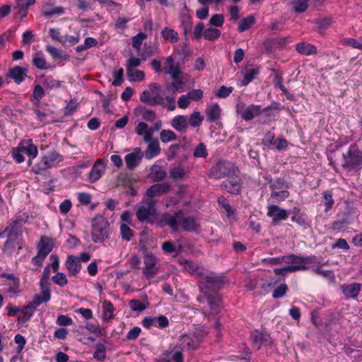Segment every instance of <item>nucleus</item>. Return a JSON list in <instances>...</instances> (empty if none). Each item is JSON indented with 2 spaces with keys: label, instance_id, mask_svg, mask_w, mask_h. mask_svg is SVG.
<instances>
[{
  "label": "nucleus",
  "instance_id": "1",
  "mask_svg": "<svg viewBox=\"0 0 362 362\" xmlns=\"http://www.w3.org/2000/svg\"><path fill=\"white\" fill-rule=\"evenodd\" d=\"M159 222L162 226H169L173 231L180 228L185 231H197L199 225L192 216H185L182 211L173 214L165 213L160 215Z\"/></svg>",
  "mask_w": 362,
  "mask_h": 362
},
{
  "label": "nucleus",
  "instance_id": "2",
  "mask_svg": "<svg viewBox=\"0 0 362 362\" xmlns=\"http://www.w3.org/2000/svg\"><path fill=\"white\" fill-rule=\"evenodd\" d=\"M208 332L204 327H196L194 330L180 336L178 341L182 350H194L199 347Z\"/></svg>",
  "mask_w": 362,
  "mask_h": 362
},
{
  "label": "nucleus",
  "instance_id": "3",
  "mask_svg": "<svg viewBox=\"0 0 362 362\" xmlns=\"http://www.w3.org/2000/svg\"><path fill=\"white\" fill-rule=\"evenodd\" d=\"M27 213H21L16 215L12 222L6 228L8 232V239L4 243V247L8 249L13 247L15 243L21 234V228L28 220Z\"/></svg>",
  "mask_w": 362,
  "mask_h": 362
},
{
  "label": "nucleus",
  "instance_id": "4",
  "mask_svg": "<svg viewBox=\"0 0 362 362\" xmlns=\"http://www.w3.org/2000/svg\"><path fill=\"white\" fill-rule=\"evenodd\" d=\"M110 225L107 219L101 216H96L92 221L91 238L94 243H103L109 238Z\"/></svg>",
  "mask_w": 362,
  "mask_h": 362
},
{
  "label": "nucleus",
  "instance_id": "5",
  "mask_svg": "<svg viewBox=\"0 0 362 362\" xmlns=\"http://www.w3.org/2000/svg\"><path fill=\"white\" fill-rule=\"evenodd\" d=\"M136 215L141 222L152 223L157 217L156 202L152 199H146L140 202Z\"/></svg>",
  "mask_w": 362,
  "mask_h": 362
},
{
  "label": "nucleus",
  "instance_id": "6",
  "mask_svg": "<svg viewBox=\"0 0 362 362\" xmlns=\"http://www.w3.org/2000/svg\"><path fill=\"white\" fill-rule=\"evenodd\" d=\"M63 156L57 151H51L41 157L40 160L32 167V171L35 174H42L47 169L55 167L62 162Z\"/></svg>",
  "mask_w": 362,
  "mask_h": 362
},
{
  "label": "nucleus",
  "instance_id": "7",
  "mask_svg": "<svg viewBox=\"0 0 362 362\" xmlns=\"http://www.w3.org/2000/svg\"><path fill=\"white\" fill-rule=\"evenodd\" d=\"M362 166V151L356 145H351L343 154L342 167L349 170H357Z\"/></svg>",
  "mask_w": 362,
  "mask_h": 362
},
{
  "label": "nucleus",
  "instance_id": "8",
  "mask_svg": "<svg viewBox=\"0 0 362 362\" xmlns=\"http://www.w3.org/2000/svg\"><path fill=\"white\" fill-rule=\"evenodd\" d=\"M284 262L287 264H291L289 267H296L300 270H307L308 267V264L316 263L315 256H298L296 255H285Z\"/></svg>",
  "mask_w": 362,
  "mask_h": 362
},
{
  "label": "nucleus",
  "instance_id": "9",
  "mask_svg": "<svg viewBox=\"0 0 362 362\" xmlns=\"http://www.w3.org/2000/svg\"><path fill=\"white\" fill-rule=\"evenodd\" d=\"M235 168L230 162L219 161L213 166L209 173V175L215 179H221L222 177L229 176L233 173Z\"/></svg>",
  "mask_w": 362,
  "mask_h": 362
},
{
  "label": "nucleus",
  "instance_id": "10",
  "mask_svg": "<svg viewBox=\"0 0 362 362\" xmlns=\"http://www.w3.org/2000/svg\"><path fill=\"white\" fill-rule=\"evenodd\" d=\"M161 127L162 122L160 121L156 122L151 127H148L146 123L140 122L136 127L135 132L138 135L143 136L144 141H148L150 138H153L154 132L158 131Z\"/></svg>",
  "mask_w": 362,
  "mask_h": 362
},
{
  "label": "nucleus",
  "instance_id": "11",
  "mask_svg": "<svg viewBox=\"0 0 362 362\" xmlns=\"http://www.w3.org/2000/svg\"><path fill=\"white\" fill-rule=\"evenodd\" d=\"M236 111L243 119L249 121L259 115L262 109L259 105H251L246 107L244 103H240L237 105Z\"/></svg>",
  "mask_w": 362,
  "mask_h": 362
},
{
  "label": "nucleus",
  "instance_id": "12",
  "mask_svg": "<svg viewBox=\"0 0 362 362\" xmlns=\"http://www.w3.org/2000/svg\"><path fill=\"white\" fill-rule=\"evenodd\" d=\"M200 283L203 288L215 291L220 289L223 284V279L221 276L209 272L202 276Z\"/></svg>",
  "mask_w": 362,
  "mask_h": 362
},
{
  "label": "nucleus",
  "instance_id": "13",
  "mask_svg": "<svg viewBox=\"0 0 362 362\" xmlns=\"http://www.w3.org/2000/svg\"><path fill=\"white\" fill-rule=\"evenodd\" d=\"M143 273L147 279L153 278L158 272V259L153 254H147L144 259Z\"/></svg>",
  "mask_w": 362,
  "mask_h": 362
},
{
  "label": "nucleus",
  "instance_id": "14",
  "mask_svg": "<svg viewBox=\"0 0 362 362\" xmlns=\"http://www.w3.org/2000/svg\"><path fill=\"white\" fill-rule=\"evenodd\" d=\"M144 153L140 148H135L133 152L128 153L124 157L126 167L128 170H132L141 163Z\"/></svg>",
  "mask_w": 362,
  "mask_h": 362
},
{
  "label": "nucleus",
  "instance_id": "15",
  "mask_svg": "<svg viewBox=\"0 0 362 362\" xmlns=\"http://www.w3.org/2000/svg\"><path fill=\"white\" fill-rule=\"evenodd\" d=\"M267 216L272 218V223L276 225L280 221L287 219L288 214L287 211L276 205H269Z\"/></svg>",
  "mask_w": 362,
  "mask_h": 362
},
{
  "label": "nucleus",
  "instance_id": "16",
  "mask_svg": "<svg viewBox=\"0 0 362 362\" xmlns=\"http://www.w3.org/2000/svg\"><path fill=\"white\" fill-rule=\"evenodd\" d=\"M41 291L40 293L33 296V300L30 302L35 308L38 307L43 303H47L50 300L51 293L49 288L47 285L45 284L43 281L40 286Z\"/></svg>",
  "mask_w": 362,
  "mask_h": 362
},
{
  "label": "nucleus",
  "instance_id": "17",
  "mask_svg": "<svg viewBox=\"0 0 362 362\" xmlns=\"http://www.w3.org/2000/svg\"><path fill=\"white\" fill-rule=\"evenodd\" d=\"M178 264L188 273L194 275H204V268L199 264L184 258H179Z\"/></svg>",
  "mask_w": 362,
  "mask_h": 362
},
{
  "label": "nucleus",
  "instance_id": "18",
  "mask_svg": "<svg viewBox=\"0 0 362 362\" xmlns=\"http://www.w3.org/2000/svg\"><path fill=\"white\" fill-rule=\"evenodd\" d=\"M144 142L147 144V147L144 152V156L146 159L151 160L160 153V147L158 139L151 137L148 141Z\"/></svg>",
  "mask_w": 362,
  "mask_h": 362
},
{
  "label": "nucleus",
  "instance_id": "19",
  "mask_svg": "<svg viewBox=\"0 0 362 362\" xmlns=\"http://www.w3.org/2000/svg\"><path fill=\"white\" fill-rule=\"evenodd\" d=\"M254 349H259L262 345L267 346L271 344L270 337L257 330L252 332L250 336Z\"/></svg>",
  "mask_w": 362,
  "mask_h": 362
},
{
  "label": "nucleus",
  "instance_id": "20",
  "mask_svg": "<svg viewBox=\"0 0 362 362\" xmlns=\"http://www.w3.org/2000/svg\"><path fill=\"white\" fill-rule=\"evenodd\" d=\"M105 164L101 159H98L94 163L90 172L88 175V179L90 182L98 181L104 173L105 170Z\"/></svg>",
  "mask_w": 362,
  "mask_h": 362
},
{
  "label": "nucleus",
  "instance_id": "21",
  "mask_svg": "<svg viewBox=\"0 0 362 362\" xmlns=\"http://www.w3.org/2000/svg\"><path fill=\"white\" fill-rule=\"evenodd\" d=\"M165 73L169 74L173 79H177L180 74V69L178 65L175 64L173 57H168L164 62Z\"/></svg>",
  "mask_w": 362,
  "mask_h": 362
},
{
  "label": "nucleus",
  "instance_id": "22",
  "mask_svg": "<svg viewBox=\"0 0 362 362\" xmlns=\"http://www.w3.org/2000/svg\"><path fill=\"white\" fill-rule=\"evenodd\" d=\"M340 288L345 298H356L361 289V284L359 283L344 284L341 286Z\"/></svg>",
  "mask_w": 362,
  "mask_h": 362
},
{
  "label": "nucleus",
  "instance_id": "23",
  "mask_svg": "<svg viewBox=\"0 0 362 362\" xmlns=\"http://www.w3.org/2000/svg\"><path fill=\"white\" fill-rule=\"evenodd\" d=\"M170 189V185L163 182L158 183L151 186L146 191V195L149 197L148 199L167 193Z\"/></svg>",
  "mask_w": 362,
  "mask_h": 362
},
{
  "label": "nucleus",
  "instance_id": "24",
  "mask_svg": "<svg viewBox=\"0 0 362 362\" xmlns=\"http://www.w3.org/2000/svg\"><path fill=\"white\" fill-rule=\"evenodd\" d=\"M65 264L69 275L71 276H76L81 269L79 258L76 256H69Z\"/></svg>",
  "mask_w": 362,
  "mask_h": 362
},
{
  "label": "nucleus",
  "instance_id": "25",
  "mask_svg": "<svg viewBox=\"0 0 362 362\" xmlns=\"http://www.w3.org/2000/svg\"><path fill=\"white\" fill-rule=\"evenodd\" d=\"M53 247L54 240L47 236H43L37 245V250L39 253L47 257L52 251Z\"/></svg>",
  "mask_w": 362,
  "mask_h": 362
},
{
  "label": "nucleus",
  "instance_id": "26",
  "mask_svg": "<svg viewBox=\"0 0 362 362\" xmlns=\"http://www.w3.org/2000/svg\"><path fill=\"white\" fill-rule=\"evenodd\" d=\"M27 72L28 69L26 68L16 66L9 70L8 76L13 78L16 83L19 84L25 79Z\"/></svg>",
  "mask_w": 362,
  "mask_h": 362
},
{
  "label": "nucleus",
  "instance_id": "27",
  "mask_svg": "<svg viewBox=\"0 0 362 362\" xmlns=\"http://www.w3.org/2000/svg\"><path fill=\"white\" fill-rule=\"evenodd\" d=\"M296 49L299 54L305 56H310L317 53V47L315 45L305 42L296 44Z\"/></svg>",
  "mask_w": 362,
  "mask_h": 362
},
{
  "label": "nucleus",
  "instance_id": "28",
  "mask_svg": "<svg viewBox=\"0 0 362 362\" xmlns=\"http://www.w3.org/2000/svg\"><path fill=\"white\" fill-rule=\"evenodd\" d=\"M221 187L231 194H238L240 189V182L239 179L233 177L223 182Z\"/></svg>",
  "mask_w": 362,
  "mask_h": 362
},
{
  "label": "nucleus",
  "instance_id": "29",
  "mask_svg": "<svg viewBox=\"0 0 362 362\" xmlns=\"http://www.w3.org/2000/svg\"><path fill=\"white\" fill-rule=\"evenodd\" d=\"M41 83L47 90L59 88L62 81L54 79L52 76L41 75Z\"/></svg>",
  "mask_w": 362,
  "mask_h": 362
},
{
  "label": "nucleus",
  "instance_id": "30",
  "mask_svg": "<svg viewBox=\"0 0 362 362\" xmlns=\"http://www.w3.org/2000/svg\"><path fill=\"white\" fill-rule=\"evenodd\" d=\"M221 111L220 106L216 103L208 105L206 109V115L209 121L213 122L218 119Z\"/></svg>",
  "mask_w": 362,
  "mask_h": 362
},
{
  "label": "nucleus",
  "instance_id": "31",
  "mask_svg": "<svg viewBox=\"0 0 362 362\" xmlns=\"http://www.w3.org/2000/svg\"><path fill=\"white\" fill-rule=\"evenodd\" d=\"M35 309L36 308L29 303L25 307L21 309V315L18 317V321L21 323L28 322L33 315Z\"/></svg>",
  "mask_w": 362,
  "mask_h": 362
},
{
  "label": "nucleus",
  "instance_id": "32",
  "mask_svg": "<svg viewBox=\"0 0 362 362\" xmlns=\"http://www.w3.org/2000/svg\"><path fill=\"white\" fill-rule=\"evenodd\" d=\"M33 64L38 69H51L52 66L47 62L41 52L35 53L33 58Z\"/></svg>",
  "mask_w": 362,
  "mask_h": 362
},
{
  "label": "nucleus",
  "instance_id": "33",
  "mask_svg": "<svg viewBox=\"0 0 362 362\" xmlns=\"http://www.w3.org/2000/svg\"><path fill=\"white\" fill-rule=\"evenodd\" d=\"M161 35L166 41L171 43H176L180 40L177 32L168 27L164 28L161 30Z\"/></svg>",
  "mask_w": 362,
  "mask_h": 362
},
{
  "label": "nucleus",
  "instance_id": "34",
  "mask_svg": "<svg viewBox=\"0 0 362 362\" xmlns=\"http://www.w3.org/2000/svg\"><path fill=\"white\" fill-rule=\"evenodd\" d=\"M162 249L165 253L180 252L183 247L180 240H177L175 243L166 241L163 243Z\"/></svg>",
  "mask_w": 362,
  "mask_h": 362
},
{
  "label": "nucleus",
  "instance_id": "35",
  "mask_svg": "<svg viewBox=\"0 0 362 362\" xmlns=\"http://www.w3.org/2000/svg\"><path fill=\"white\" fill-rule=\"evenodd\" d=\"M207 303L212 315L217 314L221 308V300L218 296H208Z\"/></svg>",
  "mask_w": 362,
  "mask_h": 362
},
{
  "label": "nucleus",
  "instance_id": "36",
  "mask_svg": "<svg viewBox=\"0 0 362 362\" xmlns=\"http://www.w3.org/2000/svg\"><path fill=\"white\" fill-rule=\"evenodd\" d=\"M171 126L177 131H183L187 127V117L182 115L175 117L171 121Z\"/></svg>",
  "mask_w": 362,
  "mask_h": 362
},
{
  "label": "nucleus",
  "instance_id": "37",
  "mask_svg": "<svg viewBox=\"0 0 362 362\" xmlns=\"http://www.w3.org/2000/svg\"><path fill=\"white\" fill-rule=\"evenodd\" d=\"M19 146L23 153H25L28 156L32 157V158H35L37 156L38 151L35 145L30 142H26L21 143Z\"/></svg>",
  "mask_w": 362,
  "mask_h": 362
},
{
  "label": "nucleus",
  "instance_id": "38",
  "mask_svg": "<svg viewBox=\"0 0 362 362\" xmlns=\"http://www.w3.org/2000/svg\"><path fill=\"white\" fill-rule=\"evenodd\" d=\"M151 177L152 179L156 181L162 180L166 177V173L158 165H153L151 167Z\"/></svg>",
  "mask_w": 362,
  "mask_h": 362
},
{
  "label": "nucleus",
  "instance_id": "39",
  "mask_svg": "<svg viewBox=\"0 0 362 362\" xmlns=\"http://www.w3.org/2000/svg\"><path fill=\"white\" fill-rule=\"evenodd\" d=\"M127 75L129 81H141L145 78V73L136 69H127Z\"/></svg>",
  "mask_w": 362,
  "mask_h": 362
},
{
  "label": "nucleus",
  "instance_id": "40",
  "mask_svg": "<svg viewBox=\"0 0 362 362\" xmlns=\"http://www.w3.org/2000/svg\"><path fill=\"white\" fill-rule=\"evenodd\" d=\"M42 8V16L46 18H52L54 16H60L64 12V8L61 6L49 8L47 5H44Z\"/></svg>",
  "mask_w": 362,
  "mask_h": 362
},
{
  "label": "nucleus",
  "instance_id": "41",
  "mask_svg": "<svg viewBox=\"0 0 362 362\" xmlns=\"http://www.w3.org/2000/svg\"><path fill=\"white\" fill-rule=\"evenodd\" d=\"M103 319L105 320H109L113 317V312L115 310L114 306L112 303L107 300L103 301Z\"/></svg>",
  "mask_w": 362,
  "mask_h": 362
},
{
  "label": "nucleus",
  "instance_id": "42",
  "mask_svg": "<svg viewBox=\"0 0 362 362\" xmlns=\"http://www.w3.org/2000/svg\"><path fill=\"white\" fill-rule=\"evenodd\" d=\"M221 36V31L216 28H209L204 30V37L209 41H214Z\"/></svg>",
  "mask_w": 362,
  "mask_h": 362
},
{
  "label": "nucleus",
  "instance_id": "43",
  "mask_svg": "<svg viewBox=\"0 0 362 362\" xmlns=\"http://www.w3.org/2000/svg\"><path fill=\"white\" fill-rule=\"evenodd\" d=\"M310 0H293L291 5L296 13H303L308 7Z\"/></svg>",
  "mask_w": 362,
  "mask_h": 362
},
{
  "label": "nucleus",
  "instance_id": "44",
  "mask_svg": "<svg viewBox=\"0 0 362 362\" xmlns=\"http://www.w3.org/2000/svg\"><path fill=\"white\" fill-rule=\"evenodd\" d=\"M255 23V18L252 16L241 20L238 25L239 32H244L248 30Z\"/></svg>",
  "mask_w": 362,
  "mask_h": 362
},
{
  "label": "nucleus",
  "instance_id": "45",
  "mask_svg": "<svg viewBox=\"0 0 362 362\" xmlns=\"http://www.w3.org/2000/svg\"><path fill=\"white\" fill-rule=\"evenodd\" d=\"M93 357L98 361H104L106 358V347L103 344H98L95 346V351Z\"/></svg>",
  "mask_w": 362,
  "mask_h": 362
},
{
  "label": "nucleus",
  "instance_id": "46",
  "mask_svg": "<svg viewBox=\"0 0 362 362\" xmlns=\"http://www.w3.org/2000/svg\"><path fill=\"white\" fill-rule=\"evenodd\" d=\"M120 233L122 238L126 241H130L133 236V230L130 228L129 225L126 223L121 224Z\"/></svg>",
  "mask_w": 362,
  "mask_h": 362
},
{
  "label": "nucleus",
  "instance_id": "47",
  "mask_svg": "<svg viewBox=\"0 0 362 362\" xmlns=\"http://www.w3.org/2000/svg\"><path fill=\"white\" fill-rule=\"evenodd\" d=\"M160 138L162 142L168 143L176 140L177 136L171 130L163 129L160 132Z\"/></svg>",
  "mask_w": 362,
  "mask_h": 362
},
{
  "label": "nucleus",
  "instance_id": "48",
  "mask_svg": "<svg viewBox=\"0 0 362 362\" xmlns=\"http://www.w3.org/2000/svg\"><path fill=\"white\" fill-rule=\"evenodd\" d=\"M45 95V90L42 86L37 84L35 86L33 91V98L36 101V104L38 105L40 100Z\"/></svg>",
  "mask_w": 362,
  "mask_h": 362
},
{
  "label": "nucleus",
  "instance_id": "49",
  "mask_svg": "<svg viewBox=\"0 0 362 362\" xmlns=\"http://www.w3.org/2000/svg\"><path fill=\"white\" fill-rule=\"evenodd\" d=\"M129 305L132 310L136 312H141L147 308V306L141 300L135 299L130 300Z\"/></svg>",
  "mask_w": 362,
  "mask_h": 362
},
{
  "label": "nucleus",
  "instance_id": "50",
  "mask_svg": "<svg viewBox=\"0 0 362 362\" xmlns=\"http://www.w3.org/2000/svg\"><path fill=\"white\" fill-rule=\"evenodd\" d=\"M146 35L144 33H139L132 37V46L137 51L141 49L143 41L146 38Z\"/></svg>",
  "mask_w": 362,
  "mask_h": 362
},
{
  "label": "nucleus",
  "instance_id": "51",
  "mask_svg": "<svg viewBox=\"0 0 362 362\" xmlns=\"http://www.w3.org/2000/svg\"><path fill=\"white\" fill-rule=\"evenodd\" d=\"M193 156L195 158H205L208 156V152L206 146L204 143H200L194 149Z\"/></svg>",
  "mask_w": 362,
  "mask_h": 362
},
{
  "label": "nucleus",
  "instance_id": "52",
  "mask_svg": "<svg viewBox=\"0 0 362 362\" xmlns=\"http://www.w3.org/2000/svg\"><path fill=\"white\" fill-rule=\"evenodd\" d=\"M8 277L13 281V284L9 286L8 292L11 294H17L20 293L19 280L16 278L13 274H8Z\"/></svg>",
  "mask_w": 362,
  "mask_h": 362
},
{
  "label": "nucleus",
  "instance_id": "53",
  "mask_svg": "<svg viewBox=\"0 0 362 362\" xmlns=\"http://www.w3.org/2000/svg\"><path fill=\"white\" fill-rule=\"evenodd\" d=\"M218 204L226 211L227 216L228 217L233 215V211L232 209V207L229 204L228 200L223 197H220L218 199Z\"/></svg>",
  "mask_w": 362,
  "mask_h": 362
},
{
  "label": "nucleus",
  "instance_id": "54",
  "mask_svg": "<svg viewBox=\"0 0 362 362\" xmlns=\"http://www.w3.org/2000/svg\"><path fill=\"white\" fill-rule=\"evenodd\" d=\"M170 174L173 179H180L185 175L186 171L181 166H176L171 168Z\"/></svg>",
  "mask_w": 362,
  "mask_h": 362
},
{
  "label": "nucleus",
  "instance_id": "55",
  "mask_svg": "<svg viewBox=\"0 0 362 362\" xmlns=\"http://www.w3.org/2000/svg\"><path fill=\"white\" fill-rule=\"evenodd\" d=\"M113 77L115 80L112 83L115 86H120L124 81V70L122 68H120L117 71H113L112 72Z\"/></svg>",
  "mask_w": 362,
  "mask_h": 362
},
{
  "label": "nucleus",
  "instance_id": "56",
  "mask_svg": "<svg viewBox=\"0 0 362 362\" xmlns=\"http://www.w3.org/2000/svg\"><path fill=\"white\" fill-rule=\"evenodd\" d=\"M204 119L203 117L199 112H194L189 117V122L191 126L199 127Z\"/></svg>",
  "mask_w": 362,
  "mask_h": 362
},
{
  "label": "nucleus",
  "instance_id": "57",
  "mask_svg": "<svg viewBox=\"0 0 362 362\" xmlns=\"http://www.w3.org/2000/svg\"><path fill=\"white\" fill-rule=\"evenodd\" d=\"M223 23L224 16L222 14H214L209 20V24L215 27H221Z\"/></svg>",
  "mask_w": 362,
  "mask_h": 362
},
{
  "label": "nucleus",
  "instance_id": "58",
  "mask_svg": "<svg viewBox=\"0 0 362 362\" xmlns=\"http://www.w3.org/2000/svg\"><path fill=\"white\" fill-rule=\"evenodd\" d=\"M323 199L325 205V211L327 212L332 208L334 203V199H332V194L329 192H325L323 194Z\"/></svg>",
  "mask_w": 362,
  "mask_h": 362
},
{
  "label": "nucleus",
  "instance_id": "59",
  "mask_svg": "<svg viewBox=\"0 0 362 362\" xmlns=\"http://www.w3.org/2000/svg\"><path fill=\"white\" fill-rule=\"evenodd\" d=\"M298 269V267H289V265H288V266H286V267H284L282 268L274 269V272L277 276H279V275L286 276L288 272L292 273V272H297Z\"/></svg>",
  "mask_w": 362,
  "mask_h": 362
},
{
  "label": "nucleus",
  "instance_id": "60",
  "mask_svg": "<svg viewBox=\"0 0 362 362\" xmlns=\"http://www.w3.org/2000/svg\"><path fill=\"white\" fill-rule=\"evenodd\" d=\"M259 70L257 69H252L249 70L244 76V78L242 81L243 86L247 85L258 74Z\"/></svg>",
  "mask_w": 362,
  "mask_h": 362
},
{
  "label": "nucleus",
  "instance_id": "61",
  "mask_svg": "<svg viewBox=\"0 0 362 362\" xmlns=\"http://www.w3.org/2000/svg\"><path fill=\"white\" fill-rule=\"evenodd\" d=\"M52 281L56 284L64 286L67 284V279L64 273L58 272L56 275L52 277Z\"/></svg>",
  "mask_w": 362,
  "mask_h": 362
},
{
  "label": "nucleus",
  "instance_id": "62",
  "mask_svg": "<svg viewBox=\"0 0 362 362\" xmlns=\"http://www.w3.org/2000/svg\"><path fill=\"white\" fill-rule=\"evenodd\" d=\"M11 156L18 163L23 162L25 160L23 156V152L22 149H21L20 146L12 150Z\"/></svg>",
  "mask_w": 362,
  "mask_h": 362
},
{
  "label": "nucleus",
  "instance_id": "63",
  "mask_svg": "<svg viewBox=\"0 0 362 362\" xmlns=\"http://www.w3.org/2000/svg\"><path fill=\"white\" fill-rule=\"evenodd\" d=\"M287 291V286L285 284H281L279 286L276 288L272 293L274 298H280L283 297Z\"/></svg>",
  "mask_w": 362,
  "mask_h": 362
},
{
  "label": "nucleus",
  "instance_id": "64",
  "mask_svg": "<svg viewBox=\"0 0 362 362\" xmlns=\"http://www.w3.org/2000/svg\"><path fill=\"white\" fill-rule=\"evenodd\" d=\"M289 196V192L287 190H282L281 192H276V190H272L271 192V197L276 199L279 201H284Z\"/></svg>",
  "mask_w": 362,
  "mask_h": 362
}]
</instances>
